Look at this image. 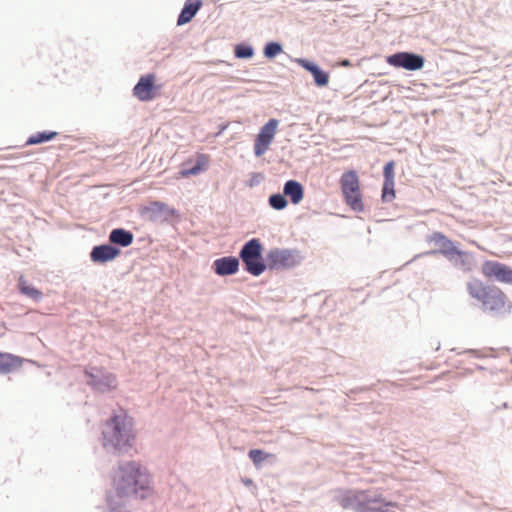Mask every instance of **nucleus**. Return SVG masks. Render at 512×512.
<instances>
[{
  "label": "nucleus",
  "mask_w": 512,
  "mask_h": 512,
  "mask_svg": "<svg viewBox=\"0 0 512 512\" xmlns=\"http://www.w3.org/2000/svg\"><path fill=\"white\" fill-rule=\"evenodd\" d=\"M151 492V477L147 469L136 462H128L113 473L112 487L106 494L107 506L113 512L125 506L131 498L144 499Z\"/></svg>",
  "instance_id": "1"
},
{
  "label": "nucleus",
  "mask_w": 512,
  "mask_h": 512,
  "mask_svg": "<svg viewBox=\"0 0 512 512\" xmlns=\"http://www.w3.org/2000/svg\"><path fill=\"white\" fill-rule=\"evenodd\" d=\"M467 291L481 304L484 312L501 316L512 309V302L498 286L485 284L482 280L475 278L467 283Z\"/></svg>",
  "instance_id": "2"
},
{
  "label": "nucleus",
  "mask_w": 512,
  "mask_h": 512,
  "mask_svg": "<svg viewBox=\"0 0 512 512\" xmlns=\"http://www.w3.org/2000/svg\"><path fill=\"white\" fill-rule=\"evenodd\" d=\"M135 436L133 419L122 410L106 422L103 446L122 451L132 446Z\"/></svg>",
  "instance_id": "3"
},
{
  "label": "nucleus",
  "mask_w": 512,
  "mask_h": 512,
  "mask_svg": "<svg viewBox=\"0 0 512 512\" xmlns=\"http://www.w3.org/2000/svg\"><path fill=\"white\" fill-rule=\"evenodd\" d=\"M344 509L356 512H393L397 503L387 501L380 493L370 490L347 491L339 498Z\"/></svg>",
  "instance_id": "4"
},
{
  "label": "nucleus",
  "mask_w": 512,
  "mask_h": 512,
  "mask_svg": "<svg viewBox=\"0 0 512 512\" xmlns=\"http://www.w3.org/2000/svg\"><path fill=\"white\" fill-rule=\"evenodd\" d=\"M339 183L346 205L353 211L362 212L364 210V203L357 172L354 170L344 172Z\"/></svg>",
  "instance_id": "5"
},
{
  "label": "nucleus",
  "mask_w": 512,
  "mask_h": 512,
  "mask_svg": "<svg viewBox=\"0 0 512 512\" xmlns=\"http://www.w3.org/2000/svg\"><path fill=\"white\" fill-rule=\"evenodd\" d=\"M486 279H494L500 283L512 285V268L498 261H484L480 268Z\"/></svg>",
  "instance_id": "6"
},
{
  "label": "nucleus",
  "mask_w": 512,
  "mask_h": 512,
  "mask_svg": "<svg viewBox=\"0 0 512 512\" xmlns=\"http://www.w3.org/2000/svg\"><path fill=\"white\" fill-rule=\"evenodd\" d=\"M278 126L279 121L273 118L261 127L254 141V154L257 157L262 156L269 149L277 133Z\"/></svg>",
  "instance_id": "7"
},
{
  "label": "nucleus",
  "mask_w": 512,
  "mask_h": 512,
  "mask_svg": "<svg viewBox=\"0 0 512 512\" xmlns=\"http://www.w3.org/2000/svg\"><path fill=\"white\" fill-rule=\"evenodd\" d=\"M85 374L89 378L88 384L96 390L106 391L117 387L116 376L111 373H103L100 368L92 367L87 369Z\"/></svg>",
  "instance_id": "8"
},
{
  "label": "nucleus",
  "mask_w": 512,
  "mask_h": 512,
  "mask_svg": "<svg viewBox=\"0 0 512 512\" xmlns=\"http://www.w3.org/2000/svg\"><path fill=\"white\" fill-rule=\"evenodd\" d=\"M161 86L155 84V75L146 74L140 77L138 83L133 88L134 96L140 101H150L154 99Z\"/></svg>",
  "instance_id": "9"
},
{
  "label": "nucleus",
  "mask_w": 512,
  "mask_h": 512,
  "mask_svg": "<svg viewBox=\"0 0 512 512\" xmlns=\"http://www.w3.org/2000/svg\"><path fill=\"white\" fill-rule=\"evenodd\" d=\"M387 62L394 67H402L407 70H419L424 66V58L420 55L398 52L387 57Z\"/></svg>",
  "instance_id": "10"
},
{
  "label": "nucleus",
  "mask_w": 512,
  "mask_h": 512,
  "mask_svg": "<svg viewBox=\"0 0 512 512\" xmlns=\"http://www.w3.org/2000/svg\"><path fill=\"white\" fill-rule=\"evenodd\" d=\"M268 266L271 269L288 268L295 265L296 260L293 253L289 250L275 249L267 255Z\"/></svg>",
  "instance_id": "11"
},
{
  "label": "nucleus",
  "mask_w": 512,
  "mask_h": 512,
  "mask_svg": "<svg viewBox=\"0 0 512 512\" xmlns=\"http://www.w3.org/2000/svg\"><path fill=\"white\" fill-rule=\"evenodd\" d=\"M120 254V250L112 245L104 244L95 246L91 253V261L97 264H103L114 260Z\"/></svg>",
  "instance_id": "12"
},
{
  "label": "nucleus",
  "mask_w": 512,
  "mask_h": 512,
  "mask_svg": "<svg viewBox=\"0 0 512 512\" xmlns=\"http://www.w3.org/2000/svg\"><path fill=\"white\" fill-rule=\"evenodd\" d=\"M213 268L220 276L232 275L238 271L239 260L233 256L222 257L213 262Z\"/></svg>",
  "instance_id": "13"
},
{
  "label": "nucleus",
  "mask_w": 512,
  "mask_h": 512,
  "mask_svg": "<svg viewBox=\"0 0 512 512\" xmlns=\"http://www.w3.org/2000/svg\"><path fill=\"white\" fill-rule=\"evenodd\" d=\"M296 62L313 75L315 84L317 86L323 87L329 83V74L321 70L317 65L309 62L306 59H296Z\"/></svg>",
  "instance_id": "14"
},
{
  "label": "nucleus",
  "mask_w": 512,
  "mask_h": 512,
  "mask_svg": "<svg viewBox=\"0 0 512 512\" xmlns=\"http://www.w3.org/2000/svg\"><path fill=\"white\" fill-rule=\"evenodd\" d=\"M201 7V0H186L184 7L178 16L177 25L181 26L189 23Z\"/></svg>",
  "instance_id": "15"
},
{
  "label": "nucleus",
  "mask_w": 512,
  "mask_h": 512,
  "mask_svg": "<svg viewBox=\"0 0 512 512\" xmlns=\"http://www.w3.org/2000/svg\"><path fill=\"white\" fill-rule=\"evenodd\" d=\"M210 158L206 154L199 153L196 155V164L188 169H182L179 172V177L187 178L189 176L198 175L199 173L207 170Z\"/></svg>",
  "instance_id": "16"
},
{
  "label": "nucleus",
  "mask_w": 512,
  "mask_h": 512,
  "mask_svg": "<svg viewBox=\"0 0 512 512\" xmlns=\"http://www.w3.org/2000/svg\"><path fill=\"white\" fill-rule=\"evenodd\" d=\"M283 193L290 198L293 204L300 203L304 197L303 186L295 180H289L285 183Z\"/></svg>",
  "instance_id": "17"
},
{
  "label": "nucleus",
  "mask_w": 512,
  "mask_h": 512,
  "mask_svg": "<svg viewBox=\"0 0 512 512\" xmlns=\"http://www.w3.org/2000/svg\"><path fill=\"white\" fill-rule=\"evenodd\" d=\"M431 242H433L435 246L439 248L440 252L444 255H453L458 253L452 241L439 232L432 234Z\"/></svg>",
  "instance_id": "18"
},
{
  "label": "nucleus",
  "mask_w": 512,
  "mask_h": 512,
  "mask_svg": "<svg viewBox=\"0 0 512 512\" xmlns=\"http://www.w3.org/2000/svg\"><path fill=\"white\" fill-rule=\"evenodd\" d=\"M262 246L258 239L249 240L241 249L240 257L243 262H248L251 258H260Z\"/></svg>",
  "instance_id": "19"
},
{
  "label": "nucleus",
  "mask_w": 512,
  "mask_h": 512,
  "mask_svg": "<svg viewBox=\"0 0 512 512\" xmlns=\"http://www.w3.org/2000/svg\"><path fill=\"white\" fill-rule=\"evenodd\" d=\"M109 240L111 243L127 247L133 242V234L129 231L118 228L111 231Z\"/></svg>",
  "instance_id": "20"
},
{
  "label": "nucleus",
  "mask_w": 512,
  "mask_h": 512,
  "mask_svg": "<svg viewBox=\"0 0 512 512\" xmlns=\"http://www.w3.org/2000/svg\"><path fill=\"white\" fill-rule=\"evenodd\" d=\"M20 365V358L12 354L0 353V373H9L12 370L20 367Z\"/></svg>",
  "instance_id": "21"
},
{
  "label": "nucleus",
  "mask_w": 512,
  "mask_h": 512,
  "mask_svg": "<svg viewBox=\"0 0 512 512\" xmlns=\"http://www.w3.org/2000/svg\"><path fill=\"white\" fill-rule=\"evenodd\" d=\"M18 288L22 294L34 300H39L42 297L41 291L30 285L23 276L18 280Z\"/></svg>",
  "instance_id": "22"
},
{
  "label": "nucleus",
  "mask_w": 512,
  "mask_h": 512,
  "mask_svg": "<svg viewBox=\"0 0 512 512\" xmlns=\"http://www.w3.org/2000/svg\"><path fill=\"white\" fill-rule=\"evenodd\" d=\"M58 135L57 132L54 131H44V132H38L33 135H31L27 141L26 145H36L43 142H47L50 140H53Z\"/></svg>",
  "instance_id": "23"
},
{
  "label": "nucleus",
  "mask_w": 512,
  "mask_h": 512,
  "mask_svg": "<svg viewBox=\"0 0 512 512\" xmlns=\"http://www.w3.org/2000/svg\"><path fill=\"white\" fill-rule=\"evenodd\" d=\"M243 263L246 266V270L254 276H259L266 269V265L262 262L261 257L260 258H251V259H249L248 262H243Z\"/></svg>",
  "instance_id": "24"
},
{
  "label": "nucleus",
  "mask_w": 512,
  "mask_h": 512,
  "mask_svg": "<svg viewBox=\"0 0 512 512\" xmlns=\"http://www.w3.org/2000/svg\"><path fill=\"white\" fill-rule=\"evenodd\" d=\"M395 181H384L382 188V201L391 202L395 199Z\"/></svg>",
  "instance_id": "25"
},
{
  "label": "nucleus",
  "mask_w": 512,
  "mask_h": 512,
  "mask_svg": "<svg viewBox=\"0 0 512 512\" xmlns=\"http://www.w3.org/2000/svg\"><path fill=\"white\" fill-rule=\"evenodd\" d=\"M269 204L276 210H282L287 206V200L281 194H273L269 197Z\"/></svg>",
  "instance_id": "26"
},
{
  "label": "nucleus",
  "mask_w": 512,
  "mask_h": 512,
  "mask_svg": "<svg viewBox=\"0 0 512 512\" xmlns=\"http://www.w3.org/2000/svg\"><path fill=\"white\" fill-rule=\"evenodd\" d=\"M281 51H282V47L279 43L270 42L265 46L264 55L267 58H273L276 55H278L279 53H281Z\"/></svg>",
  "instance_id": "27"
},
{
  "label": "nucleus",
  "mask_w": 512,
  "mask_h": 512,
  "mask_svg": "<svg viewBox=\"0 0 512 512\" xmlns=\"http://www.w3.org/2000/svg\"><path fill=\"white\" fill-rule=\"evenodd\" d=\"M248 455L255 465H259L262 461L270 456V454H266L260 449H252L249 451Z\"/></svg>",
  "instance_id": "28"
},
{
  "label": "nucleus",
  "mask_w": 512,
  "mask_h": 512,
  "mask_svg": "<svg viewBox=\"0 0 512 512\" xmlns=\"http://www.w3.org/2000/svg\"><path fill=\"white\" fill-rule=\"evenodd\" d=\"M235 56L238 58H251L253 49L250 46L238 45L235 48Z\"/></svg>",
  "instance_id": "29"
},
{
  "label": "nucleus",
  "mask_w": 512,
  "mask_h": 512,
  "mask_svg": "<svg viewBox=\"0 0 512 512\" xmlns=\"http://www.w3.org/2000/svg\"><path fill=\"white\" fill-rule=\"evenodd\" d=\"M395 162L389 161L383 168L384 181H395Z\"/></svg>",
  "instance_id": "30"
},
{
  "label": "nucleus",
  "mask_w": 512,
  "mask_h": 512,
  "mask_svg": "<svg viewBox=\"0 0 512 512\" xmlns=\"http://www.w3.org/2000/svg\"><path fill=\"white\" fill-rule=\"evenodd\" d=\"M342 65H343V66H349V65H350V62H349L348 60H344V61L342 62Z\"/></svg>",
  "instance_id": "31"
}]
</instances>
